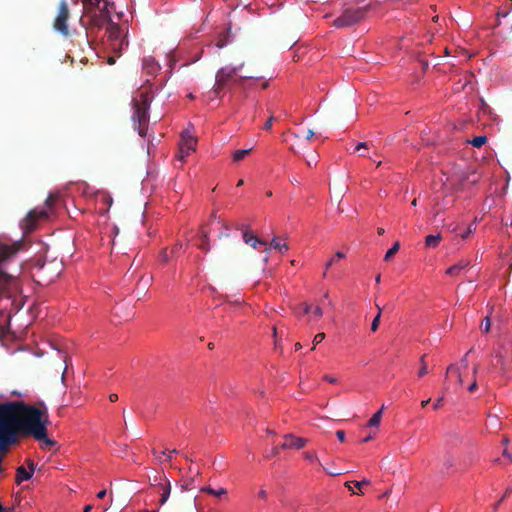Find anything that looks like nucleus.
Here are the masks:
<instances>
[{
	"instance_id": "nucleus-1",
	"label": "nucleus",
	"mask_w": 512,
	"mask_h": 512,
	"mask_svg": "<svg viewBox=\"0 0 512 512\" xmlns=\"http://www.w3.org/2000/svg\"><path fill=\"white\" fill-rule=\"evenodd\" d=\"M49 424L48 407L43 401L35 405L24 401L0 403V458L19 437H32L42 443V448L55 446L56 442L47 436Z\"/></svg>"
},
{
	"instance_id": "nucleus-2",
	"label": "nucleus",
	"mask_w": 512,
	"mask_h": 512,
	"mask_svg": "<svg viewBox=\"0 0 512 512\" xmlns=\"http://www.w3.org/2000/svg\"><path fill=\"white\" fill-rule=\"evenodd\" d=\"M22 247V241H14L8 244L0 240V301L5 299L10 302L11 310L9 313L12 311L18 312L25 303L18 279L20 266L17 264L12 269L9 268Z\"/></svg>"
},
{
	"instance_id": "nucleus-3",
	"label": "nucleus",
	"mask_w": 512,
	"mask_h": 512,
	"mask_svg": "<svg viewBox=\"0 0 512 512\" xmlns=\"http://www.w3.org/2000/svg\"><path fill=\"white\" fill-rule=\"evenodd\" d=\"M243 63L239 66H226L220 68L215 75V84L212 92L215 97L221 98L225 90L231 91L235 85H241L245 79H252L254 76L236 77L238 71L243 67Z\"/></svg>"
},
{
	"instance_id": "nucleus-4",
	"label": "nucleus",
	"mask_w": 512,
	"mask_h": 512,
	"mask_svg": "<svg viewBox=\"0 0 512 512\" xmlns=\"http://www.w3.org/2000/svg\"><path fill=\"white\" fill-rule=\"evenodd\" d=\"M133 115L132 120L137 124V130L141 137L146 135L147 125L149 122V107L151 103V96L148 92H140L139 95L133 99Z\"/></svg>"
},
{
	"instance_id": "nucleus-5",
	"label": "nucleus",
	"mask_w": 512,
	"mask_h": 512,
	"mask_svg": "<svg viewBox=\"0 0 512 512\" xmlns=\"http://www.w3.org/2000/svg\"><path fill=\"white\" fill-rule=\"evenodd\" d=\"M36 272L33 274L35 281L46 286L57 279L63 271V263L56 259L44 261L35 267Z\"/></svg>"
},
{
	"instance_id": "nucleus-6",
	"label": "nucleus",
	"mask_w": 512,
	"mask_h": 512,
	"mask_svg": "<svg viewBox=\"0 0 512 512\" xmlns=\"http://www.w3.org/2000/svg\"><path fill=\"white\" fill-rule=\"evenodd\" d=\"M372 9V4L363 7H348L345 8L341 15L333 21L336 28H347L360 23L367 15L368 11Z\"/></svg>"
},
{
	"instance_id": "nucleus-7",
	"label": "nucleus",
	"mask_w": 512,
	"mask_h": 512,
	"mask_svg": "<svg viewBox=\"0 0 512 512\" xmlns=\"http://www.w3.org/2000/svg\"><path fill=\"white\" fill-rule=\"evenodd\" d=\"M106 32L110 50L117 56H120L122 51L128 47V40L123 35L122 28L111 21L108 23Z\"/></svg>"
},
{
	"instance_id": "nucleus-8",
	"label": "nucleus",
	"mask_w": 512,
	"mask_h": 512,
	"mask_svg": "<svg viewBox=\"0 0 512 512\" xmlns=\"http://www.w3.org/2000/svg\"><path fill=\"white\" fill-rule=\"evenodd\" d=\"M114 6L113 2L104 1L102 5L95 11V17H89V27L101 29L106 24L111 22V8Z\"/></svg>"
},
{
	"instance_id": "nucleus-9",
	"label": "nucleus",
	"mask_w": 512,
	"mask_h": 512,
	"mask_svg": "<svg viewBox=\"0 0 512 512\" xmlns=\"http://www.w3.org/2000/svg\"><path fill=\"white\" fill-rule=\"evenodd\" d=\"M70 17V11L66 0H61L58 6V12L53 22L54 29L61 35L67 37L70 35L68 28V19Z\"/></svg>"
},
{
	"instance_id": "nucleus-10",
	"label": "nucleus",
	"mask_w": 512,
	"mask_h": 512,
	"mask_svg": "<svg viewBox=\"0 0 512 512\" xmlns=\"http://www.w3.org/2000/svg\"><path fill=\"white\" fill-rule=\"evenodd\" d=\"M48 216L49 214L47 209L35 208L29 211L26 217L21 222V229L23 230L24 234H28L34 231L37 227L38 221L46 220Z\"/></svg>"
},
{
	"instance_id": "nucleus-11",
	"label": "nucleus",
	"mask_w": 512,
	"mask_h": 512,
	"mask_svg": "<svg viewBox=\"0 0 512 512\" xmlns=\"http://www.w3.org/2000/svg\"><path fill=\"white\" fill-rule=\"evenodd\" d=\"M153 481L152 485L158 488L160 494L159 505L162 506L170 497L171 483L165 475L155 476Z\"/></svg>"
},
{
	"instance_id": "nucleus-12",
	"label": "nucleus",
	"mask_w": 512,
	"mask_h": 512,
	"mask_svg": "<svg viewBox=\"0 0 512 512\" xmlns=\"http://www.w3.org/2000/svg\"><path fill=\"white\" fill-rule=\"evenodd\" d=\"M307 443V440L301 437H296L293 434L284 435V442L281 444L282 449H301Z\"/></svg>"
},
{
	"instance_id": "nucleus-13",
	"label": "nucleus",
	"mask_w": 512,
	"mask_h": 512,
	"mask_svg": "<svg viewBox=\"0 0 512 512\" xmlns=\"http://www.w3.org/2000/svg\"><path fill=\"white\" fill-rule=\"evenodd\" d=\"M26 463L28 465L29 471L26 470L24 466H19L16 469V483L20 484L23 481L29 480L35 471V464L31 459L26 460Z\"/></svg>"
},
{
	"instance_id": "nucleus-14",
	"label": "nucleus",
	"mask_w": 512,
	"mask_h": 512,
	"mask_svg": "<svg viewBox=\"0 0 512 512\" xmlns=\"http://www.w3.org/2000/svg\"><path fill=\"white\" fill-rule=\"evenodd\" d=\"M179 145L185 149L186 154H190L196 149L197 139L189 131H183Z\"/></svg>"
},
{
	"instance_id": "nucleus-15",
	"label": "nucleus",
	"mask_w": 512,
	"mask_h": 512,
	"mask_svg": "<svg viewBox=\"0 0 512 512\" xmlns=\"http://www.w3.org/2000/svg\"><path fill=\"white\" fill-rule=\"evenodd\" d=\"M105 0H81L84 9V16L88 19L89 17H95V11Z\"/></svg>"
},
{
	"instance_id": "nucleus-16",
	"label": "nucleus",
	"mask_w": 512,
	"mask_h": 512,
	"mask_svg": "<svg viewBox=\"0 0 512 512\" xmlns=\"http://www.w3.org/2000/svg\"><path fill=\"white\" fill-rule=\"evenodd\" d=\"M142 66L144 72L151 76L156 75V73L160 70V65L152 56L144 57Z\"/></svg>"
},
{
	"instance_id": "nucleus-17",
	"label": "nucleus",
	"mask_w": 512,
	"mask_h": 512,
	"mask_svg": "<svg viewBox=\"0 0 512 512\" xmlns=\"http://www.w3.org/2000/svg\"><path fill=\"white\" fill-rule=\"evenodd\" d=\"M470 265L469 260L462 259L459 262H457L455 265L449 267L446 270V274L449 276H458L460 275L461 271L466 269Z\"/></svg>"
},
{
	"instance_id": "nucleus-18",
	"label": "nucleus",
	"mask_w": 512,
	"mask_h": 512,
	"mask_svg": "<svg viewBox=\"0 0 512 512\" xmlns=\"http://www.w3.org/2000/svg\"><path fill=\"white\" fill-rule=\"evenodd\" d=\"M243 240L246 244H250L253 248H256L258 244L266 245L265 241L260 240L257 236L249 230L244 231Z\"/></svg>"
},
{
	"instance_id": "nucleus-19",
	"label": "nucleus",
	"mask_w": 512,
	"mask_h": 512,
	"mask_svg": "<svg viewBox=\"0 0 512 512\" xmlns=\"http://www.w3.org/2000/svg\"><path fill=\"white\" fill-rule=\"evenodd\" d=\"M198 248L205 253H208L210 251V244H209V235L208 232L201 229L200 230V243L197 245Z\"/></svg>"
},
{
	"instance_id": "nucleus-20",
	"label": "nucleus",
	"mask_w": 512,
	"mask_h": 512,
	"mask_svg": "<svg viewBox=\"0 0 512 512\" xmlns=\"http://www.w3.org/2000/svg\"><path fill=\"white\" fill-rule=\"evenodd\" d=\"M442 240V235L440 233L435 235H427L425 238V245L427 247L436 248L440 241Z\"/></svg>"
},
{
	"instance_id": "nucleus-21",
	"label": "nucleus",
	"mask_w": 512,
	"mask_h": 512,
	"mask_svg": "<svg viewBox=\"0 0 512 512\" xmlns=\"http://www.w3.org/2000/svg\"><path fill=\"white\" fill-rule=\"evenodd\" d=\"M201 492L208 493L210 495L220 497L227 494V490L225 488H220L218 490L213 489L210 486H206L200 489Z\"/></svg>"
},
{
	"instance_id": "nucleus-22",
	"label": "nucleus",
	"mask_w": 512,
	"mask_h": 512,
	"mask_svg": "<svg viewBox=\"0 0 512 512\" xmlns=\"http://www.w3.org/2000/svg\"><path fill=\"white\" fill-rule=\"evenodd\" d=\"M270 248H273L275 250H278L280 253H285L286 251H288L289 247L286 243H281L280 241H278L277 238H273L271 243H270Z\"/></svg>"
},
{
	"instance_id": "nucleus-23",
	"label": "nucleus",
	"mask_w": 512,
	"mask_h": 512,
	"mask_svg": "<svg viewBox=\"0 0 512 512\" xmlns=\"http://www.w3.org/2000/svg\"><path fill=\"white\" fill-rule=\"evenodd\" d=\"M251 151H252L251 148L236 150L232 154L233 160L235 162H239V161L243 160L247 155H249Z\"/></svg>"
},
{
	"instance_id": "nucleus-24",
	"label": "nucleus",
	"mask_w": 512,
	"mask_h": 512,
	"mask_svg": "<svg viewBox=\"0 0 512 512\" xmlns=\"http://www.w3.org/2000/svg\"><path fill=\"white\" fill-rule=\"evenodd\" d=\"M383 409H384V406H382V408L371 417V419L368 421V426L377 427L380 424Z\"/></svg>"
},
{
	"instance_id": "nucleus-25",
	"label": "nucleus",
	"mask_w": 512,
	"mask_h": 512,
	"mask_svg": "<svg viewBox=\"0 0 512 512\" xmlns=\"http://www.w3.org/2000/svg\"><path fill=\"white\" fill-rule=\"evenodd\" d=\"M454 465V458L450 454H446L442 461V468L441 472L444 473L445 471L449 470Z\"/></svg>"
},
{
	"instance_id": "nucleus-26",
	"label": "nucleus",
	"mask_w": 512,
	"mask_h": 512,
	"mask_svg": "<svg viewBox=\"0 0 512 512\" xmlns=\"http://www.w3.org/2000/svg\"><path fill=\"white\" fill-rule=\"evenodd\" d=\"M345 257L344 253L342 252H337L329 261L328 263L326 264V267H325V271L323 273V277H326L327 275V270L329 267H331L334 263H336L337 261H339L340 259H343Z\"/></svg>"
},
{
	"instance_id": "nucleus-27",
	"label": "nucleus",
	"mask_w": 512,
	"mask_h": 512,
	"mask_svg": "<svg viewBox=\"0 0 512 512\" xmlns=\"http://www.w3.org/2000/svg\"><path fill=\"white\" fill-rule=\"evenodd\" d=\"M473 147L480 148L487 142V137L484 135L476 136L472 140L468 141Z\"/></svg>"
},
{
	"instance_id": "nucleus-28",
	"label": "nucleus",
	"mask_w": 512,
	"mask_h": 512,
	"mask_svg": "<svg viewBox=\"0 0 512 512\" xmlns=\"http://www.w3.org/2000/svg\"><path fill=\"white\" fill-rule=\"evenodd\" d=\"M399 248H400V243L395 242L394 245L390 249H388V251L386 252V254L384 256V260L389 261L399 251Z\"/></svg>"
},
{
	"instance_id": "nucleus-29",
	"label": "nucleus",
	"mask_w": 512,
	"mask_h": 512,
	"mask_svg": "<svg viewBox=\"0 0 512 512\" xmlns=\"http://www.w3.org/2000/svg\"><path fill=\"white\" fill-rule=\"evenodd\" d=\"M425 357H426V355L424 354L420 358V369L418 371V377H423L424 375H426L428 373V367H427V363L425 361Z\"/></svg>"
},
{
	"instance_id": "nucleus-30",
	"label": "nucleus",
	"mask_w": 512,
	"mask_h": 512,
	"mask_svg": "<svg viewBox=\"0 0 512 512\" xmlns=\"http://www.w3.org/2000/svg\"><path fill=\"white\" fill-rule=\"evenodd\" d=\"M449 374H455L459 383L461 384L462 383V377H461V374L458 370V368L455 366V365H450L448 368H447V371H446V375H449Z\"/></svg>"
},
{
	"instance_id": "nucleus-31",
	"label": "nucleus",
	"mask_w": 512,
	"mask_h": 512,
	"mask_svg": "<svg viewBox=\"0 0 512 512\" xmlns=\"http://www.w3.org/2000/svg\"><path fill=\"white\" fill-rule=\"evenodd\" d=\"M58 197V194H49V196L45 200V206L50 209L53 206V204L57 201Z\"/></svg>"
},
{
	"instance_id": "nucleus-32",
	"label": "nucleus",
	"mask_w": 512,
	"mask_h": 512,
	"mask_svg": "<svg viewBox=\"0 0 512 512\" xmlns=\"http://www.w3.org/2000/svg\"><path fill=\"white\" fill-rule=\"evenodd\" d=\"M480 328L484 333H488L490 331L491 321L488 316L482 321Z\"/></svg>"
},
{
	"instance_id": "nucleus-33",
	"label": "nucleus",
	"mask_w": 512,
	"mask_h": 512,
	"mask_svg": "<svg viewBox=\"0 0 512 512\" xmlns=\"http://www.w3.org/2000/svg\"><path fill=\"white\" fill-rule=\"evenodd\" d=\"M462 181H469L472 184H476L479 181V177L475 175L474 172L470 173V175L463 176L461 178Z\"/></svg>"
},
{
	"instance_id": "nucleus-34",
	"label": "nucleus",
	"mask_w": 512,
	"mask_h": 512,
	"mask_svg": "<svg viewBox=\"0 0 512 512\" xmlns=\"http://www.w3.org/2000/svg\"><path fill=\"white\" fill-rule=\"evenodd\" d=\"M324 339H325V334L324 333L316 334L315 337H314V340H313L312 350L315 349L316 345L321 343Z\"/></svg>"
},
{
	"instance_id": "nucleus-35",
	"label": "nucleus",
	"mask_w": 512,
	"mask_h": 512,
	"mask_svg": "<svg viewBox=\"0 0 512 512\" xmlns=\"http://www.w3.org/2000/svg\"><path fill=\"white\" fill-rule=\"evenodd\" d=\"M380 319H381V316L379 314H376V316L374 317V319L372 321V324H371V330L373 332H375L378 329L379 323H380Z\"/></svg>"
},
{
	"instance_id": "nucleus-36",
	"label": "nucleus",
	"mask_w": 512,
	"mask_h": 512,
	"mask_svg": "<svg viewBox=\"0 0 512 512\" xmlns=\"http://www.w3.org/2000/svg\"><path fill=\"white\" fill-rule=\"evenodd\" d=\"M370 484V481L367 480V479H364L362 481H353V485L359 489V491L362 493L361 489L364 485H369Z\"/></svg>"
},
{
	"instance_id": "nucleus-37",
	"label": "nucleus",
	"mask_w": 512,
	"mask_h": 512,
	"mask_svg": "<svg viewBox=\"0 0 512 512\" xmlns=\"http://www.w3.org/2000/svg\"><path fill=\"white\" fill-rule=\"evenodd\" d=\"M189 154H186L185 152V149H183V147H181L179 145V151H178V154H177V159L180 160V161H184L185 158L188 156Z\"/></svg>"
},
{
	"instance_id": "nucleus-38",
	"label": "nucleus",
	"mask_w": 512,
	"mask_h": 512,
	"mask_svg": "<svg viewBox=\"0 0 512 512\" xmlns=\"http://www.w3.org/2000/svg\"><path fill=\"white\" fill-rule=\"evenodd\" d=\"M475 228H476V227H475L473 224H471V225L467 228V230H466L463 234H461V237H462L463 239L468 238V237H469V235H470V234L475 230Z\"/></svg>"
},
{
	"instance_id": "nucleus-39",
	"label": "nucleus",
	"mask_w": 512,
	"mask_h": 512,
	"mask_svg": "<svg viewBox=\"0 0 512 512\" xmlns=\"http://www.w3.org/2000/svg\"><path fill=\"white\" fill-rule=\"evenodd\" d=\"M183 244L181 242H177L171 249V253L177 255L178 252L182 249Z\"/></svg>"
},
{
	"instance_id": "nucleus-40",
	"label": "nucleus",
	"mask_w": 512,
	"mask_h": 512,
	"mask_svg": "<svg viewBox=\"0 0 512 512\" xmlns=\"http://www.w3.org/2000/svg\"><path fill=\"white\" fill-rule=\"evenodd\" d=\"M192 482H193V480L191 479V480H189V481H186V482L182 483V484L180 485V487H181V491H182V492H184V491H188V490H190V489H191V484H192Z\"/></svg>"
},
{
	"instance_id": "nucleus-41",
	"label": "nucleus",
	"mask_w": 512,
	"mask_h": 512,
	"mask_svg": "<svg viewBox=\"0 0 512 512\" xmlns=\"http://www.w3.org/2000/svg\"><path fill=\"white\" fill-rule=\"evenodd\" d=\"M369 143L368 142H360L355 146V151H360L362 149H368Z\"/></svg>"
},
{
	"instance_id": "nucleus-42",
	"label": "nucleus",
	"mask_w": 512,
	"mask_h": 512,
	"mask_svg": "<svg viewBox=\"0 0 512 512\" xmlns=\"http://www.w3.org/2000/svg\"><path fill=\"white\" fill-rule=\"evenodd\" d=\"M304 457H305V459H307V460H309V461H315V460H317V459H318V458H317V456H316V454H314V453H312V452H305V453H304Z\"/></svg>"
},
{
	"instance_id": "nucleus-43",
	"label": "nucleus",
	"mask_w": 512,
	"mask_h": 512,
	"mask_svg": "<svg viewBox=\"0 0 512 512\" xmlns=\"http://www.w3.org/2000/svg\"><path fill=\"white\" fill-rule=\"evenodd\" d=\"M273 121H274V117H273V116H271V117H270V118L265 122V124H264L263 128H264L265 130H270V129L272 128V123H273Z\"/></svg>"
},
{
	"instance_id": "nucleus-44",
	"label": "nucleus",
	"mask_w": 512,
	"mask_h": 512,
	"mask_svg": "<svg viewBox=\"0 0 512 512\" xmlns=\"http://www.w3.org/2000/svg\"><path fill=\"white\" fill-rule=\"evenodd\" d=\"M336 436L340 442L345 441V432L343 430L336 431Z\"/></svg>"
},
{
	"instance_id": "nucleus-45",
	"label": "nucleus",
	"mask_w": 512,
	"mask_h": 512,
	"mask_svg": "<svg viewBox=\"0 0 512 512\" xmlns=\"http://www.w3.org/2000/svg\"><path fill=\"white\" fill-rule=\"evenodd\" d=\"M443 400H444V399H443V397L438 398V399L435 401V403H434V405H433V408H434V409H439L440 407H442V405H443Z\"/></svg>"
},
{
	"instance_id": "nucleus-46",
	"label": "nucleus",
	"mask_w": 512,
	"mask_h": 512,
	"mask_svg": "<svg viewBox=\"0 0 512 512\" xmlns=\"http://www.w3.org/2000/svg\"><path fill=\"white\" fill-rule=\"evenodd\" d=\"M306 163L308 166H312V164L317 163V155L312 156L310 159H306Z\"/></svg>"
},
{
	"instance_id": "nucleus-47",
	"label": "nucleus",
	"mask_w": 512,
	"mask_h": 512,
	"mask_svg": "<svg viewBox=\"0 0 512 512\" xmlns=\"http://www.w3.org/2000/svg\"><path fill=\"white\" fill-rule=\"evenodd\" d=\"M510 13L507 12V11H502V10H499L496 14L497 16V19L499 20L501 17L505 18L509 15Z\"/></svg>"
},
{
	"instance_id": "nucleus-48",
	"label": "nucleus",
	"mask_w": 512,
	"mask_h": 512,
	"mask_svg": "<svg viewBox=\"0 0 512 512\" xmlns=\"http://www.w3.org/2000/svg\"><path fill=\"white\" fill-rule=\"evenodd\" d=\"M301 307H302V309H303V313H304V314L309 313V312H310V310H311V306H310L309 304H307V303H302V304H301Z\"/></svg>"
},
{
	"instance_id": "nucleus-49",
	"label": "nucleus",
	"mask_w": 512,
	"mask_h": 512,
	"mask_svg": "<svg viewBox=\"0 0 512 512\" xmlns=\"http://www.w3.org/2000/svg\"><path fill=\"white\" fill-rule=\"evenodd\" d=\"M477 387H478L477 381H476V379H474L473 382L469 385L468 390L470 392H474L477 389Z\"/></svg>"
},
{
	"instance_id": "nucleus-50",
	"label": "nucleus",
	"mask_w": 512,
	"mask_h": 512,
	"mask_svg": "<svg viewBox=\"0 0 512 512\" xmlns=\"http://www.w3.org/2000/svg\"><path fill=\"white\" fill-rule=\"evenodd\" d=\"M314 315L317 316V317H321L323 315V311H322V308L317 306L314 311H313Z\"/></svg>"
},
{
	"instance_id": "nucleus-51",
	"label": "nucleus",
	"mask_w": 512,
	"mask_h": 512,
	"mask_svg": "<svg viewBox=\"0 0 512 512\" xmlns=\"http://www.w3.org/2000/svg\"><path fill=\"white\" fill-rule=\"evenodd\" d=\"M324 379H325L326 381H328L329 383H332V384H334V383H336V382H337L336 378H334V377H332V376H329V375H326V376L324 377Z\"/></svg>"
},
{
	"instance_id": "nucleus-52",
	"label": "nucleus",
	"mask_w": 512,
	"mask_h": 512,
	"mask_svg": "<svg viewBox=\"0 0 512 512\" xmlns=\"http://www.w3.org/2000/svg\"><path fill=\"white\" fill-rule=\"evenodd\" d=\"M258 496H259L260 498H262V499H266V497H267V492H266V490L261 489V490L258 492Z\"/></svg>"
},
{
	"instance_id": "nucleus-53",
	"label": "nucleus",
	"mask_w": 512,
	"mask_h": 512,
	"mask_svg": "<svg viewBox=\"0 0 512 512\" xmlns=\"http://www.w3.org/2000/svg\"><path fill=\"white\" fill-rule=\"evenodd\" d=\"M115 62H116V57H115V56H109V57L107 58V63H108L109 65H113V64H115Z\"/></svg>"
},
{
	"instance_id": "nucleus-54",
	"label": "nucleus",
	"mask_w": 512,
	"mask_h": 512,
	"mask_svg": "<svg viewBox=\"0 0 512 512\" xmlns=\"http://www.w3.org/2000/svg\"><path fill=\"white\" fill-rule=\"evenodd\" d=\"M106 494H107V492H106V490H105V489H104V490H101V491H99V492L97 493V498H99V499H103V498L106 496Z\"/></svg>"
},
{
	"instance_id": "nucleus-55",
	"label": "nucleus",
	"mask_w": 512,
	"mask_h": 512,
	"mask_svg": "<svg viewBox=\"0 0 512 512\" xmlns=\"http://www.w3.org/2000/svg\"><path fill=\"white\" fill-rule=\"evenodd\" d=\"M280 449H282V448H281V445H280V446H276V447H274V448L272 449V455H273V456L278 455V454H279Z\"/></svg>"
},
{
	"instance_id": "nucleus-56",
	"label": "nucleus",
	"mask_w": 512,
	"mask_h": 512,
	"mask_svg": "<svg viewBox=\"0 0 512 512\" xmlns=\"http://www.w3.org/2000/svg\"><path fill=\"white\" fill-rule=\"evenodd\" d=\"M109 400H110L111 402H115V401H117V400H118V395H117V394H115V393L110 394V395H109Z\"/></svg>"
},
{
	"instance_id": "nucleus-57",
	"label": "nucleus",
	"mask_w": 512,
	"mask_h": 512,
	"mask_svg": "<svg viewBox=\"0 0 512 512\" xmlns=\"http://www.w3.org/2000/svg\"><path fill=\"white\" fill-rule=\"evenodd\" d=\"M225 45H226L225 41L221 40V39L216 43V46L218 48H223Z\"/></svg>"
},
{
	"instance_id": "nucleus-58",
	"label": "nucleus",
	"mask_w": 512,
	"mask_h": 512,
	"mask_svg": "<svg viewBox=\"0 0 512 512\" xmlns=\"http://www.w3.org/2000/svg\"><path fill=\"white\" fill-rule=\"evenodd\" d=\"M162 259L164 262H167L168 261V255H167V250L164 249L163 252H162Z\"/></svg>"
},
{
	"instance_id": "nucleus-59",
	"label": "nucleus",
	"mask_w": 512,
	"mask_h": 512,
	"mask_svg": "<svg viewBox=\"0 0 512 512\" xmlns=\"http://www.w3.org/2000/svg\"><path fill=\"white\" fill-rule=\"evenodd\" d=\"M313 136H314V131L313 130H308L307 135H306V139L310 140Z\"/></svg>"
},
{
	"instance_id": "nucleus-60",
	"label": "nucleus",
	"mask_w": 512,
	"mask_h": 512,
	"mask_svg": "<svg viewBox=\"0 0 512 512\" xmlns=\"http://www.w3.org/2000/svg\"><path fill=\"white\" fill-rule=\"evenodd\" d=\"M177 453H178V450H176V449L169 451V453L167 454L168 459H171L172 455L177 454Z\"/></svg>"
},
{
	"instance_id": "nucleus-61",
	"label": "nucleus",
	"mask_w": 512,
	"mask_h": 512,
	"mask_svg": "<svg viewBox=\"0 0 512 512\" xmlns=\"http://www.w3.org/2000/svg\"><path fill=\"white\" fill-rule=\"evenodd\" d=\"M92 508H93V506H92V505H90V504H89V505H86V506L84 507L83 512H90V511L92 510Z\"/></svg>"
},
{
	"instance_id": "nucleus-62",
	"label": "nucleus",
	"mask_w": 512,
	"mask_h": 512,
	"mask_svg": "<svg viewBox=\"0 0 512 512\" xmlns=\"http://www.w3.org/2000/svg\"><path fill=\"white\" fill-rule=\"evenodd\" d=\"M429 402H430V399L423 400V401L421 402V406L424 408V407H426V406L429 404Z\"/></svg>"
},
{
	"instance_id": "nucleus-63",
	"label": "nucleus",
	"mask_w": 512,
	"mask_h": 512,
	"mask_svg": "<svg viewBox=\"0 0 512 512\" xmlns=\"http://www.w3.org/2000/svg\"><path fill=\"white\" fill-rule=\"evenodd\" d=\"M511 492H512V488H507L505 493H504V496L502 498L507 497Z\"/></svg>"
},
{
	"instance_id": "nucleus-64",
	"label": "nucleus",
	"mask_w": 512,
	"mask_h": 512,
	"mask_svg": "<svg viewBox=\"0 0 512 512\" xmlns=\"http://www.w3.org/2000/svg\"><path fill=\"white\" fill-rule=\"evenodd\" d=\"M384 232H385V230H384V228H382V227H379V228L377 229V233H378V235H383V234H384Z\"/></svg>"
}]
</instances>
